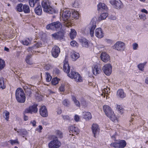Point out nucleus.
<instances>
[{"instance_id":"45","label":"nucleus","mask_w":148,"mask_h":148,"mask_svg":"<svg viewBox=\"0 0 148 148\" xmlns=\"http://www.w3.org/2000/svg\"><path fill=\"white\" fill-rule=\"evenodd\" d=\"M58 83V79L56 77L53 79L51 81L52 84L54 85H56Z\"/></svg>"},{"instance_id":"6","label":"nucleus","mask_w":148,"mask_h":148,"mask_svg":"<svg viewBox=\"0 0 148 148\" xmlns=\"http://www.w3.org/2000/svg\"><path fill=\"white\" fill-rule=\"evenodd\" d=\"M125 45V43L123 42L119 41L112 46V48L118 51H121L124 49Z\"/></svg>"},{"instance_id":"49","label":"nucleus","mask_w":148,"mask_h":148,"mask_svg":"<svg viewBox=\"0 0 148 148\" xmlns=\"http://www.w3.org/2000/svg\"><path fill=\"white\" fill-rule=\"evenodd\" d=\"M139 17L140 19H142V20L144 21L146 19V16L145 14H141L139 15Z\"/></svg>"},{"instance_id":"38","label":"nucleus","mask_w":148,"mask_h":148,"mask_svg":"<svg viewBox=\"0 0 148 148\" xmlns=\"http://www.w3.org/2000/svg\"><path fill=\"white\" fill-rule=\"evenodd\" d=\"M72 17L75 19H78L79 17V14L77 12L73 10L72 11Z\"/></svg>"},{"instance_id":"58","label":"nucleus","mask_w":148,"mask_h":148,"mask_svg":"<svg viewBox=\"0 0 148 148\" xmlns=\"http://www.w3.org/2000/svg\"><path fill=\"white\" fill-rule=\"evenodd\" d=\"M42 129V127L41 125H39L38 126V128H37L36 130L39 132H41V130Z\"/></svg>"},{"instance_id":"55","label":"nucleus","mask_w":148,"mask_h":148,"mask_svg":"<svg viewBox=\"0 0 148 148\" xmlns=\"http://www.w3.org/2000/svg\"><path fill=\"white\" fill-rule=\"evenodd\" d=\"M64 86H65L64 84H62L61 85V86L60 87V90L61 91H64Z\"/></svg>"},{"instance_id":"20","label":"nucleus","mask_w":148,"mask_h":148,"mask_svg":"<svg viewBox=\"0 0 148 148\" xmlns=\"http://www.w3.org/2000/svg\"><path fill=\"white\" fill-rule=\"evenodd\" d=\"M40 114L43 117H46L48 116V112L46 107L43 106L40 109Z\"/></svg>"},{"instance_id":"35","label":"nucleus","mask_w":148,"mask_h":148,"mask_svg":"<svg viewBox=\"0 0 148 148\" xmlns=\"http://www.w3.org/2000/svg\"><path fill=\"white\" fill-rule=\"evenodd\" d=\"M110 119L113 121H114L117 120V118L114 113L112 112L111 114H109L108 116H107Z\"/></svg>"},{"instance_id":"64","label":"nucleus","mask_w":148,"mask_h":148,"mask_svg":"<svg viewBox=\"0 0 148 148\" xmlns=\"http://www.w3.org/2000/svg\"><path fill=\"white\" fill-rule=\"evenodd\" d=\"M141 12H144L146 14H147V13H148L147 11L145 9H142L141 10Z\"/></svg>"},{"instance_id":"33","label":"nucleus","mask_w":148,"mask_h":148,"mask_svg":"<svg viewBox=\"0 0 148 148\" xmlns=\"http://www.w3.org/2000/svg\"><path fill=\"white\" fill-rule=\"evenodd\" d=\"M114 6L117 9H120L123 6L122 3L120 1L118 0L116 2Z\"/></svg>"},{"instance_id":"24","label":"nucleus","mask_w":148,"mask_h":148,"mask_svg":"<svg viewBox=\"0 0 148 148\" xmlns=\"http://www.w3.org/2000/svg\"><path fill=\"white\" fill-rule=\"evenodd\" d=\"M117 96L121 98H123L125 97L126 95L124 92L123 90L120 89L119 90L117 91Z\"/></svg>"},{"instance_id":"41","label":"nucleus","mask_w":148,"mask_h":148,"mask_svg":"<svg viewBox=\"0 0 148 148\" xmlns=\"http://www.w3.org/2000/svg\"><path fill=\"white\" fill-rule=\"evenodd\" d=\"M3 115L4 117L8 121L9 117V112H8L5 111L3 113Z\"/></svg>"},{"instance_id":"51","label":"nucleus","mask_w":148,"mask_h":148,"mask_svg":"<svg viewBox=\"0 0 148 148\" xmlns=\"http://www.w3.org/2000/svg\"><path fill=\"white\" fill-rule=\"evenodd\" d=\"M4 61L0 59V70L1 69L4 67Z\"/></svg>"},{"instance_id":"5","label":"nucleus","mask_w":148,"mask_h":148,"mask_svg":"<svg viewBox=\"0 0 148 148\" xmlns=\"http://www.w3.org/2000/svg\"><path fill=\"white\" fill-rule=\"evenodd\" d=\"M126 142L125 140H121L118 142L112 143L110 145L114 148H124L126 146Z\"/></svg>"},{"instance_id":"61","label":"nucleus","mask_w":148,"mask_h":148,"mask_svg":"<svg viewBox=\"0 0 148 148\" xmlns=\"http://www.w3.org/2000/svg\"><path fill=\"white\" fill-rule=\"evenodd\" d=\"M81 103L82 105L85 106L86 105V103L84 99H83L81 101Z\"/></svg>"},{"instance_id":"27","label":"nucleus","mask_w":148,"mask_h":148,"mask_svg":"<svg viewBox=\"0 0 148 148\" xmlns=\"http://www.w3.org/2000/svg\"><path fill=\"white\" fill-rule=\"evenodd\" d=\"M35 13L38 15H40L41 14L42 11L41 6L39 4V5L37 6V7L35 9Z\"/></svg>"},{"instance_id":"2","label":"nucleus","mask_w":148,"mask_h":148,"mask_svg":"<svg viewBox=\"0 0 148 148\" xmlns=\"http://www.w3.org/2000/svg\"><path fill=\"white\" fill-rule=\"evenodd\" d=\"M71 12L70 11L66 9L62 10V9L60 12V18L61 17L63 22V25L67 27H69L70 25V16Z\"/></svg>"},{"instance_id":"47","label":"nucleus","mask_w":148,"mask_h":148,"mask_svg":"<svg viewBox=\"0 0 148 148\" xmlns=\"http://www.w3.org/2000/svg\"><path fill=\"white\" fill-rule=\"evenodd\" d=\"M46 29H54V26L53 23L48 25L46 26Z\"/></svg>"},{"instance_id":"63","label":"nucleus","mask_w":148,"mask_h":148,"mask_svg":"<svg viewBox=\"0 0 148 148\" xmlns=\"http://www.w3.org/2000/svg\"><path fill=\"white\" fill-rule=\"evenodd\" d=\"M109 18L110 19L113 20H115L116 19V17L115 16L113 15H111L109 17Z\"/></svg>"},{"instance_id":"54","label":"nucleus","mask_w":148,"mask_h":148,"mask_svg":"<svg viewBox=\"0 0 148 148\" xmlns=\"http://www.w3.org/2000/svg\"><path fill=\"white\" fill-rule=\"evenodd\" d=\"M114 133H116V132H114V131H112V132H111V133H110V134H111V136L112 138H114V139H113L114 140H115V138H115L116 135L115 134L114 135L113 134Z\"/></svg>"},{"instance_id":"62","label":"nucleus","mask_w":148,"mask_h":148,"mask_svg":"<svg viewBox=\"0 0 148 148\" xmlns=\"http://www.w3.org/2000/svg\"><path fill=\"white\" fill-rule=\"evenodd\" d=\"M11 144L13 145L14 144H15L16 143H17L18 142L17 140H11Z\"/></svg>"},{"instance_id":"7","label":"nucleus","mask_w":148,"mask_h":148,"mask_svg":"<svg viewBox=\"0 0 148 148\" xmlns=\"http://www.w3.org/2000/svg\"><path fill=\"white\" fill-rule=\"evenodd\" d=\"M61 145V143L57 138L56 137L49 144L48 146L49 148H58Z\"/></svg>"},{"instance_id":"9","label":"nucleus","mask_w":148,"mask_h":148,"mask_svg":"<svg viewBox=\"0 0 148 148\" xmlns=\"http://www.w3.org/2000/svg\"><path fill=\"white\" fill-rule=\"evenodd\" d=\"M69 129V135L71 137V136L73 137V138H74V135H77L79 134V131L78 128L75 126H72L70 127Z\"/></svg>"},{"instance_id":"26","label":"nucleus","mask_w":148,"mask_h":148,"mask_svg":"<svg viewBox=\"0 0 148 148\" xmlns=\"http://www.w3.org/2000/svg\"><path fill=\"white\" fill-rule=\"evenodd\" d=\"M79 57V54L75 52H73L71 53V57L73 61L76 60Z\"/></svg>"},{"instance_id":"39","label":"nucleus","mask_w":148,"mask_h":148,"mask_svg":"<svg viewBox=\"0 0 148 148\" xmlns=\"http://www.w3.org/2000/svg\"><path fill=\"white\" fill-rule=\"evenodd\" d=\"M72 99L75 105L78 107L80 106V103L74 96H72Z\"/></svg>"},{"instance_id":"18","label":"nucleus","mask_w":148,"mask_h":148,"mask_svg":"<svg viewBox=\"0 0 148 148\" xmlns=\"http://www.w3.org/2000/svg\"><path fill=\"white\" fill-rule=\"evenodd\" d=\"M95 36L98 38H102L103 36V33L102 29L100 28L96 29L95 31Z\"/></svg>"},{"instance_id":"17","label":"nucleus","mask_w":148,"mask_h":148,"mask_svg":"<svg viewBox=\"0 0 148 148\" xmlns=\"http://www.w3.org/2000/svg\"><path fill=\"white\" fill-rule=\"evenodd\" d=\"M96 27L95 22H91L89 25V27L90 29V33L91 37L94 36V30Z\"/></svg>"},{"instance_id":"53","label":"nucleus","mask_w":148,"mask_h":148,"mask_svg":"<svg viewBox=\"0 0 148 148\" xmlns=\"http://www.w3.org/2000/svg\"><path fill=\"white\" fill-rule=\"evenodd\" d=\"M25 92L27 95L29 96H30L32 93L31 90L29 89H28L27 90H26L25 91Z\"/></svg>"},{"instance_id":"11","label":"nucleus","mask_w":148,"mask_h":148,"mask_svg":"<svg viewBox=\"0 0 148 148\" xmlns=\"http://www.w3.org/2000/svg\"><path fill=\"white\" fill-rule=\"evenodd\" d=\"M60 52V50L58 47L55 46L53 47L51 51V53L53 56L55 58H57Z\"/></svg>"},{"instance_id":"4","label":"nucleus","mask_w":148,"mask_h":148,"mask_svg":"<svg viewBox=\"0 0 148 148\" xmlns=\"http://www.w3.org/2000/svg\"><path fill=\"white\" fill-rule=\"evenodd\" d=\"M16 100L19 102L24 103L25 101V96L23 89L21 88L17 89L16 92Z\"/></svg>"},{"instance_id":"43","label":"nucleus","mask_w":148,"mask_h":148,"mask_svg":"<svg viewBox=\"0 0 148 148\" xmlns=\"http://www.w3.org/2000/svg\"><path fill=\"white\" fill-rule=\"evenodd\" d=\"M30 42V40L29 38L28 39V40H25L21 41V42L24 45L27 46L29 45Z\"/></svg>"},{"instance_id":"59","label":"nucleus","mask_w":148,"mask_h":148,"mask_svg":"<svg viewBox=\"0 0 148 148\" xmlns=\"http://www.w3.org/2000/svg\"><path fill=\"white\" fill-rule=\"evenodd\" d=\"M117 1L116 0H110V2L112 5L114 6Z\"/></svg>"},{"instance_id":"56","label":"nucleus","mask_w":148,"mask_h":148,"mask_svg":"<svg viewBox=\"0 0 148 148\" xmlns=\"http://www.w3.org/2000/svg\"><path fill=\"white\" fill-rule=\"evenodd\" d=\"M138 46V44L136 43H134L133 44V49L134 50H136Z\"/></svg>"},{"instance_id":"37","label":"nucleus","mask_w":148,"mask_h":148,"mask_svg":"<svg viewBox=\"0 0 148 148\" xmlns=\"http://www.w3.org/2000/svg\"><path fill=\"white\" fill-rule=\"evenodd\" d=\"M108 14L107 13H102L99 17V20H103L105 19L108 16Z\"/></svg>"},{"instance_id":"60","label":"nucleus","mask_w":148,"mask_h":148,"mask_svg":"<svg viewBox=\"0 0 148 148\" xmlns=\"http://www.w3.org/2000/svg\"><path fill=\"white\" fill-rule=\"evenodd\" d=\"M62 118L64 119L68 120L69 119V116L67 115H62Z\"/></svg>"},{"instance_id":"19","label":"nucleus","mask_w":148,"mask_h":148,"mask_svg":"<svg viewBox=\"0 0 148 148\" xmlns=\"http://www.w3.org/2000/svg\"><path fill=\"white\" fill-rule=\"evenodd\" d=\"M92 72L95 75H96L101 73V70L97 65H93L92 67Z\"/></svg>"},{"instance_id":"50","label":"nucleus","mask_w":148,"mask_h":148,"mask_svg":"<svg viewBox=\"0 0 148 148\" xmlns=\"http://www.w3.org/2000/svg\"><path fill=\"white\" fill-rule=\"evenodd\" d=\"M44 65V69L46 70H49L51 67L50 65L49 64H45Z\"/></svg>"},{"instance_id":"15","label":"nucleus","mask_w":148,"mask_h":148,"mask_svg":"<svg viewBox=\"0 0 148 148\" xmlns=\"http://www.w3.org/2000/svg\"><path fill=\"white\" fill-rule=\"evenodd\" d=\"M52 37L61 40L63 38L64 36V33L63 32L59 31L57 33H54L51 35Z\"/></svg>"},{"instance_id":"1","label":"nucleus","mask_w":148,"mask_h":148,"mask_svg":"<svg viewBox=\"0 0 148 148\" xmlns=\"http://www.w3.org/2000/svg\"><path fill=\"white\" fill-rule=\"evenodd\" d=\"M63 70L67 74V75L72 79H74L77 82H81L82 81V77L77 72L71 70L70 71V67L68 64V61L65 59L64 62Z\"/></svg>"},{"instance_id":"46","label":"nucleus","mask_w":148,"mask_h":148,"mask_svg":"<svg viewBox=\"0 0 148 148\" xmlns=\"http://www.w3.org/2000/svg\"><path fill=\"white\" fill-rule=\"evenodd\" d=\"M56 135L59 138H62L63 136L62 132L59 130H57L56 131Z\"/></svg>"},{"instance_id":"52","label":"nucleus","mask_w":148,"mask_h":148,"mask_svg":"<svg viewBox=\"0 0 148 148\" xmlns=\"http://www.w3.org/2000/svg\"><path fill=\"white\" fill-rule=\"evenodd\" d=\"M77 43L75 41H72L70 42V45L71 46L75 47L77 46Z\"/></svg>"},{"instance_id":"25","label":"nucleus","mask_w":148,"mask_h":148,"mask_svg":"<svg viewBox=\"0 0 148 148\" xmlns=\"http://www.w3.org/2000/svg\"><path fill=\"white\" fill-rule=\"evenodd\" d=\"M83 118L86 120H88L92 118L91 113L89 112H85L83 113Z\"/></svg>"},{"instance_id":"13","label":"nucleus","mask_w":148,"mask_h":148,"mask_svg":"<svg viewBox=\"0 0 148 148\" xmlns=\"http://www.w3.org/2000/svg\"><path fill=\"white\" fill-rule=\"evenodd\" d=\"M110 93V89L106 87V88H104L102 90V93L101 95L103 96L104 98H106V99H109L110 97L108 96Z\"/></svg>"},{"instance_id":"30","label":"nucleus","mask_w":148,"mask_h":148,"mask_svg":"<svg viewBox=\"0 0 148 148\" xmlns=\"http://www.w3.org/2000/svg\"><path fill=\"white\" fill-rule=\"evenodd\" d=\"M5 81V79L4 78H0V88L3 89L5 88L6 86Z\"/></svg>"},{"instance_id":"57","label":"nucleus","mask_w":148,"mask_h":148,"mask_svg":"<svg viewBox=\"0 0 148 148\" xmlns=\"http://www.w3.org/2000/svg\"><path fill=\"white\" fill-rule=\"evenodd\" d=\"M74 119L76 121H78L79 119V116L77 115H75V116Z\"/></svg>"},{"instance_id":"22","label":"nucleus","mask_w":148,"mask_h":148,"mask_svg":"<svg viewBox=\"0 0 148 148\" xmlns=\"http://www.w3.org/2000/svg\"><path fill=\"white\" fill-rule=\"evenodd\" d=\"M79 41L83 47H88V44L87 40L84 38H82L79 39Z\"/></svg>"},{"instance_id":"8","label":"nucleus","mask_w":148,"mask_h":148,"mask_svg":"<svg viewBox=\"0 0 148 148\" xmlns=\"http://www.w3.org/2000/svg\"><path fill=\"white\" fill-rule=\"evenodd\" d=\"M102 70L106 75H109L112 72V67L110 64H107L103 66Z\"/></svg>"},{"instance_id":"34","label":"nucleus","mask_w":148,"mask_h":148,"mask_svg":"<svg viewBox=\"0 0 148 148\" xmlns=\"http://www.w3.org/2000/svg\"><path fill=\"white\" fill-rule=\"evenodd\" d=\"M32 57V55L31 54H29L28 55L26 56L25 60L27 64L30 65L32 64V62L30 60V59Z\"/></svg>"},{"instance_id":"14","label":"nucleus","mask_w":148,"mask_h":148,"mask_svg":"<svg viewBox=\"0 0 148 148\" xmlns=\"http://www.w3.org/2000/svg\"><path fill=\"white\" fill-rule=\"evenodd\" d=\"M92 130L94 137L98 135L99 132V129L98 125L97 124H93L92 127Z\"/></svg>"},{"instance_id":"29","label":"nucleus","mask_w":148,"mask_h":148,"mask_svg":"<svg viewBox=\"0 0 148 148\" xmlns=\"http://www.w3.org/2000/svg\"><path fill=\"white\" fill-rule=\"evenodd\" d=\"M77 32L76 31L73 29H71V31L70 33V36L71 39H74L76 37Z\"/></svg>"},{"instance_id":"21","label":"nucleus","mask_w":148,"mask_h":148,"mask_svg":"<svg viewBox=\"0 0 148 148\" xmlns=\"http://www.w3.org/2000/svg\"><path fill=\"white\" fill-rule=\"evenodd\" d=\"M103 110L106 115L107 116L109 114H111L112 112L111 108L107 105H104L103 107Z\"/></svg>"},{"instance_id":"32","label":"nucleus","mask_w":148,"mask_h":148,"mask_svg":"<svg viewBox=\"0 0 148 148\" xmlns=\"http://www.w3.org/2000/svg\"><path fill=\"white\" fill-rule=\"evenodd\" d=\"M17 132L20 135H26L27 134V132L24 129H19L17 131Z\"/></svg>"},{"instance_id":"48","label":"nucleus","mask_w":148,"mask_h":148,"mask_svg":"<svg viewBox=\"0 0 148 148\" xmlns=\"http://www.w3.org/2000/svg\"><path fill=\"white\" fill-rule=\"evenodd\" d=\"M51 77L49 73L47 72L46 73V80L47 82H49L51 79Z\"/></svg>"},{"instance_id":"16","label":"nucleus","mask_w":148,"mask_h":148,"mask_svg":"<svg viewBox=\"0 0 148 148\" xmlns=\"http://www.w3.org/2000/svg\"><path fill=\"white\" fill-rule=\"evenodd\" d=\"M101 59L105 62H107L110 60L109 56L106 52H102L100 55Z\"/></svg>"},{"instance_id":"10","label":"nucleus","mask_w":148,"mask_h":148,"mask_svg":"<svg viewBox=\"0 0 148 148\" xmlns=\"http://www.w3.org/2000/svg\"><path fill=\"white\" fill-rule=\"evenodd\" d=\"M37 105H34L30 106L27 108L25 110L27 113H30L31 114L35 113L37 112L38 109L37 108Z\"/></svg>"},{"instance_id":"12","label":"nucleus","mask_w":148,"mask_h":148,"mask_svg":"<svg viewBox=\"0 0 148 148\" xmlns=\"http://www.w3.org/2000/svg\"><path fill=\"white\" fill-rule=\"evenodd\" d=\"M42 44L40 43H36L32 47H29L27 48V51L29 52L31 51L32 54L34 53H36L35 50L37 48H39L41 47Z\"/></svg>"},{"instance_id":"23","label":"nucleus","mask_w":148,"mask_h":148,"mask_svg":"<svg viewBox=\"0 0 148 148\" xmlns=\"http://www.w3.org/2000/svg\"><path fill=\"white\" fill-rule=\"evenodd\" d=\"M29 3L30 6L33 7L35 5L38 6L39 4V0H29Z\"/></svg>"},{"instance_id":"40","label":"nucleus","mask_w":148,"mask_h":148,"mask_svg":"<svg viewBox=\"0 0 148 148\" xmlns=\"http://www.w3.org/2000/svg\"><path fill=\"white\" fill-rule=\"evenodd\" d=\"M23 4L22 3H20L18 4L16 7L17 11L19 12H21L23 11Z\"/></svg>"},{"instance_id":"36","label":"nucleus","mask_w":148,"mask_h":148,"mask_svg":"<svg viewBox=\"0 0 148 148\" xmlns=\"http://www.w3.org/2000/svg\"><path fill=\"white\" fill-rule=\"evenodd\" d=\"M23 11L24 12L26 13L30 12V9L28 5H24L23 6Z\"/></svg>"},{"instance_id":"3","label":"nucleus","mask_w":148,"mask_h":148,"mask_svg":"<svg viewBox=\"0 0 148 148\" xmlns=\"http://www.w3.org/2000/svg\"><path fill=\"white\" fill-rule=\"evenodd\" d=\"M42 5L43 11L49 14H53L55 13L56 11L50 5L48 0H45L42 3Z\"/></svg>"},{"instance_id":"31","label":"nucleus","mask_w":148,"mask_h":148,"mask_svg":"<svg viewBox=\"0 0 148 148\" xmlns=\"http://www.w3.org/2000/svg\"><path fill=\"white\" fill-rule=\"evenodd\" d=\"M98 10H106L107 8V6L104 3H100L98 5Z\"/></svg>"},{"instance_id":"28","label":"nucleus","mask_w":148,"mask_h":148,"mask_svg":"<svg viewBox=\"0 0 148 148\" xmlns=\"http://www.w3.org/2000/svg\"><path fill=\"white\" fill-rule=\"evenodd\" d=\"M54 26V29H59L61 28V25L60 23L58 21L53 23Z\"/></svg>"},{"instance_id":"44","label":"nucleus","mask_w":148,"mask_h":148,"mask_svg":"<svg viewBox=\"0 0 148 148\" xmlns=\"http://www.w3.org/2000/svg\"><path fill=\"white\" fill-rule=\"evenodd\" d=\"M146 63L145 62L143 63L140 64H138V66L139 69L142 71H143L144 66Z\"/></svg>"},{"instance_id":"42","label":"nucleus","mask_w":148,"mask_h":148,"mask_svg":"<svg viewBox=\"0 0 148 148\" xmlns=\"http://www.w3.org/2000/svg\"><path fill=\"white\" fill-rule=\"evenodd\" d=\"M62 103L63 105L66 107H69L70 104L69 100L67 99L64 100Z\"/></svg>"}]
</instances>
